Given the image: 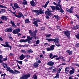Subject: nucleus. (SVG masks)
<instances>
[{
	"label": "nucleus",
	"instance_id": "59",
	"mask_svg": "<svg viewBox=\"0 0 79 79\" xmlns=\"http://www.w3.org/2000/svg\"><path fill=\"white\" fill-rule=\"evenodd\" d=\"M55 44L56 45V47H61V45H60V44H56V43H55Z\"/></svg>",
	"mask_w": 79,
	"mask_h": 79
},
{
	"label": "nucleus",
	"instance_id": "10",
	"mask_svg": "<svg viewBox=\"0 0 79 79\" xmlns=\"http://www.w3.org/2000/svg\"><path fill=\"white\" fill-rule=\"evenodd\" d=\"M29 32L30 35L31 37H35L36 36V35L33 32H32V30H29Z\"/></svg>",
	"mask_w": 79,
	"mask_h": 79
},
{
	"label": "nucleus",
	"instance_id": "50",
	"mask_svg": "<svg viewBox=\"0 0 79 79\" xmlns=\"http://www.w3.org/2000/svg\"><path fill=\"white\" fill-rule=\"evenodd\" d=\"M37 32H38V30L37 29H35L33 32L36 35L37 33Z\"/></svg>",
	"mask_w": 79,
	"mask_h": 79
},
{
	"label": "nucleus",
	"instance_id": "30",
	"mask_svg": "<svg viewBox=\"0 0 79 79\" xmlns=\"http://www.w3.org/2000/svg\"><path fill=\"white\" fill-rule=\"evenodd\" d=\"M25 24L27 23H30L31 22L29 21V19H27L25 20Z\"/></svg>",
	"mask_w": 79,
	"mask_h": 79
},
{
	"label": "nucleus",
	"instance_id": "4",
	"mask_svg": "<svg viewBox=\"0 0 79 79\" xmlns=\"http://www.w3.org/2000/svg\"><path fill=\"white\" fill-rule=\"evenodd\" d=\"M31 77V74L23 75L22 77H20V79H27L28 77Z\"/></svg>",
	"mask_w": 79,
	"mask_h": 79
},
{
	"label": "nucleus",
	"instance_id": "51",
	"mask_svg": "<svg viewBox=\"0 0 79 79\" xmlns=\"http://www.w3.org/2000/svg\"><path fill=\"white\" fill-rule=\"evenodd\" d=\"M74 16H76L77 17V19H78V22H79V15H78L77 14H76Z\"/></svg>",
	"mask_w": 79,
	"mask_h": 79
},
{
	"label": "nucleus",
	"instance_id": "40",
	"mask_svg": "<svg viewBox=\"0 0 79 79\" xmlns=\"http://www.w3.org/2000/svg\"><path fill=\"white\" fill-rule=\"evenodd\" d=\"M17 62H18L19 64H20L22 65L23 64V61H18V60H16Z\"/></svg>",
	"mask_w": 79,
	"mask_h": 79
},
{
	"label": "nucleus",
	"instance_id": "26",
	"mask_svg": "<svg viewBox=\"0 0 79 79\" xmlns=\"http://www.w3.org/2000/svg\"><path fill=\"white\" fill-rule=\"evenodd\" d=\"M47 10H46L45 11L44 13H45V15H46H46H48V14H49V12H50V9L49 8H48L47 9Z\"/></svg>",
	"mask_w": 79,
	"mask_h": 79
},
{
	"label": "nucleus",
	"instance_id": "37",
	"mask_svg": "<svg viewBox=\"0 0 79 79\" xmlns=\"http://www.w3.org/2000/svg\"><path fill=\"white\" fill-rule=\"evenodd\" d=\"M55 10H57L58 11H60V8L57 6H56Z\"/></svg>",
	"mask_w": 79,
	"mask_h": 79
},
{
	"label": "nucleus",
	"instance_id": "56",
	"mask_svg": "<svg viewBox=\"0 0 79 79\" xmlns=\"http://www.w3.org/2000/svg\"><path fill=\"white\" fill-rule=\"evenodd\" d=\"M1 11L2 12H4V13H5L6 12V10L4 9H1Z\"/></svg>",
	"mask_w": 79,
	"mask_h": 79
},
{
	"label": "nucleus",
	"instance_id": "12",
	"mask_svg": "<svg viewBox=\"0 0 79 79\" xmlns=\"http://www.w3.org/2000/svg\"><path fill=\"white\" fill-rule=\"evenodd\" d=\"M30 4L32 6H35L37 4V2H35L34 0H32L30 2Z\"/></svg>",
	"mask_w": 79,
	"mask_h": 79
},
{
	"label": "nucleus",
	"instance_id": "54",
	"mask_svg": "<svg viewBox=\"0 0 79 79\" xmlns=\"http://www.w3.org/2000/svg\"><path fill=\"white\" fill-rule=\"evenodd\" d=\"M53 66L52 67H50L49 69H49L50 70H53Z\"/></svg>",
	"mask_w": 79,
	"mask_h": 79
},
{
	"label": "nucleus",
	"instance_id": "38",
	"mask_svg": "<svg viewBox=\"0 0 79 79\" xmlns=\"http://www.w3.org/2000/svg\"><path fill=\"white\" fill-rule=\"evenodd\" d=\"M3 68H4L6 69L7 68H8V65L6 64H3Z\"/></svg>",
	"mask_w": 79,
	"mask_h": 79
},
{
	"label": "nucleus",
	"instance_id": "57",
	"mask_svg": "<svg viewBox=\"0 0 79 79\" xmlns=\"http://www.w3.org/2000/svg\"><path fill=\"white\" fill-rule=\"evenodd\" d=\"M6 70L7 71H10V67H8L6 69Z\"/></svg>",
	"mask_w": 79,
	"mask_h": 79
},
{
	"label": "nucleus",
	"instance_id": "8",
	"mask_svg": "<svg viewBox=\"0 0 79 79\" xmlns=\"http://www.w3.org/2000/svg\"><path fill=\"white\" fill-rule=\"evenodd\" d=\"M55 45H52L51 46L50 48H46V50L48 52V51H53L54 50V47H55Z\"/></svg>",
	"mask_w": 79,
	"mask_h": 79
},
{
	"label": "nucleus",
	"instance_id": "35",
	"mask_svg": "<svg viewBox=\"0 0 79 79\" xmlns=\"http://www.w3.org/2000/svg\"><path fill=\"white\" fill-rule=\"evenodd\" d=\"M6 74L5 73H4V74H2L1 75V77L3 76L4 77L3 78V79H5V76H6Z\"/></svg>",
	"mask_w": 79,
	"mask_h": 79
},
{
	"label": "nucleus",
	"instance_id": "28",
	"mask_svg": "<svg viewBox=\"0 0 79 79\" xmlns=\"http://www.w3.org/2000/svg\"><path fill=\"white\" fill-rule=\"evenodd\" d=\"M59 76H60V74H59V73H56V76L54 77V78H56V79H57V78L58 79V78H59Z\"/></svg>",
	"mask_w": 79,
	"mask_h": 79
},
{
	"label": "nucleus",
	"instance_id": "15",
	"mask_svg": "<svg viewBox=\"0 0 79 79\" xmlns=\"http://www.w3.org/2000/svg\"><path fill=\"white\" fill-rule=\"evenodd\" d=\"M71 70L70 71L69 73L70 74H73L74 73V71H75V69L73 67H71Z\"/></svg>",
	"mask_w": 79,
	"mask_h": 79
},
{
	"label": "nucleus",
	"instance_id": "9",
	"mask_svg": "<svg viewBox=\"0 0 79 79\" xmlns=\"http://www.w3.org/2000/svg\"><path fill=\"white\" fill-rule=\"evenodd\" d=\"M74 8V6H71L70 9H68V8H66V11L68 12V13H73V8Z\"/></svg>",
	"mask_w": 79,
	"mask_h": 79
},
{
	"label": "nucleus",
	"instance_id": "33",
	"mask_svg": "<svg viewBox=\"0 0 79 79\" xmlns=\"http://www.w3.org/2000/svg\"><path fill=\"white\" fill-rule=\"evenodd\" d=\"M27 53H33V51L32 50V49H30L29 50H27Z\"/></svg>",
	"mask_w": 79,
	"mask_h": 79
},
{
	"label": "nucleus",
	"instance_id": "62",
	"mask_svg": "<svg viewBox=\"0 0 79 79\" xmlns=\"http://www.w3.org/2000/svg\"><path fill=\"white\" fill-rule=\"evenodd\" d=\"M12 13L14 15H15V16H16V15H16L15 12H12Z\"/></svg>",
	"mask_w": 79,
	"mask_h": 79
},
{
	"label": "nucleus",
	"instance_id": "36",
	"mask_svg": "<svg viewBox=\"0 0 79 79\" xmlns=\"http://www.w3.org/2000/svg\"><path fill=\"white\" fill-rule=\"evenodd\" d=\"M46 37V38H47V37H50L51 35H52L51 34H46L45 35Z\"/></svg>",
	"mask_w": 79,
	"mask_h": 79
},
{
	"label": "nucleus",
	"instance_id": "18",
	"mask_svg": "<svg viewBox=\"0 0 79 79\" xmlns=\"http://www.w3.org/2000/svg\"><path fill=\"white\" fill-rule=\"evenodd\" d=\"M19 59L20 60H24L25 58V56H24V54H22L19 57Z\"/></svg>",
	"mask_w": 79,
	"mask_h": 79
},
{
	"label": "nucleus",
	"instance_id": "22",
	"mask_svg": "<svg viewBox=\"0 0 79 79\" xmlns=\"http://www.w3.org/2000/svg\"><path fill=\"white\" fill-rule=\"evenodd\" d=\"M27 41H28V40H27V39H26L25 40L22 39L20 40L19 42L20 43H22V42H25V43H26V42H27Z\"/></svg>",
	"mask_w": 79,
	"mask_h": 79
},
{
	"label": "nucleus",
	"instance_id": "52",
	"mask_svg": "<svg viewBox=\"0 0 79 79\" xmlns=\"http://www.w3.org/2000/svg\"><path fill=\"white\" fill-rule=\"evenodd\" d=\"M58 56L55 55L52 56V59H53L54 58H58Z\"/></svg>",
	"mask_w": 79,
	"mask_h": 79
},
{
	"label": "nucleus",
	"instance_id": "60",
	"mask_svg": "<svg viewBox=\"0 0 79 79\" xmlns=\"http://www.w3.org/2000/svg\"><path fill=\"white\" fill-rule=\"evenodd\" d=\"M17 65L18 69H21V67H20V66H19V65H18V64H17Z\"/></svg>",
	"mask_w": 79,
	"mask_h": 79
},
{
	"label": "nucleus",
	"instance_id": "43",
	"mask_svg": "<svg viewBox=\"0 0 79 79\" xmlns=\"http://www.w3.org/2000/svg\"><path fill=\"white\" fill-rule=\"evenodd\" d=\"M40 43V41L39 40H37L35 42V44L36 45H38V44H39Z\"/></svg>",
	"mask_w": 79,
	"mask_h": 79
},
{
	"label": "nucleus",
	"instance_id": "20",
	"mask_svg": "<svg viewBox=\"0 0 79 79\" xmlns=\"http://www.w3.org/2000/svg\"><path fill=\"white\" fill-rule=\"evenodd\" d=\"M10 23L11 24H12V27H14L15 28H16V25L15 24L14 21H12L11 22H10Z\"/></svg>",
	"mask_w": 79,
	"mask_h": 79
},
{
	"label": "nucleus",
	"instance_id": "31",
	"mask_svg": "<svg viewBox=\"0 0 79 79\" xmlns=\"http://www.w3.org/2000/svg\"><path fill=\"white\" fill-rule=\"evenodd\" d=\"M14 74H20V72L19 71H18V70H14Z\"/></svg>",
	"mask_w": 79,
	"mask_h": 79
},
{
	"label": "nucleus",
	"instance_id": "46",
	"mask_svg": "<svg viewBox=\"0 0 79 79\" xmlns=\"http://www.w3.org/2000/svg\"><path fill=\"white\" fill-rule=\"evenodd\" d=\"M33 77L34 79H37V76L36 75H33Z\"/></svg>",
	"mask_w": 79,
	"mask_h": 79
},
{
	"label": "nucleus",
	"instance_id": "11",
	"mask_svg": "<svg viewBox=\"0 0 79 79\" xmlns=\"http://www.w3.org/2000/svg\"><path fill=\"white\" fill-rule=\"evenodd\" d=\"M51 12L52 13V12H53V10H50L49 13L47 15H46L45 16V18H46V19H49L50 18L49 17L51 15H52V13H51Z\"/></svg>",
	"mask_w": 79,
	"mask_h": 79
},
{
	"label": "nucleus",
	"instance_id": "2",
	"mask_svg": "<svg viewBox=\"0 0 79 79\" xmlns=\"http://www.w3.org/2000/svg\"><path fill=\"white\" fill-rule=\"evenodd\" d=\"M5 44H2L1 45L3 46L4 47L6 48V47H8V48H10V50H11V48L12 47L9 45V42H5Z\"/></svg>",
	"mask_w": 79,
	"mask_h": 79
},
{
	"label": "nucleus",
	"instance_id": "45",
	"mask_svg": "<svg viewBox=\"0 0 79 79\" xmlns=\"http://www.w3.org/2000/svg\"><path fill=\"white\" fill-rule=\"evenodd\" d=\"M29 46V44H24L23 45H22V47H28Z\"/></svg>",
	"mask_w": 79,
	"mask_h": 79
},
{
	"label": "nucleus",
	"instance_id": "63",
	"mask_svg": "<svg viewBox=\"0 0 79 79\" xmlns=\"http://www.w3.org/2000/svg\"><path fill=\"white\" fill-rule=\"evenodd\" d=\"M60 58L61 60H63V59L64 58V57L63 56H60Z\"/></svg>",
	"mask_w": 79,
	"mask_h": 79
},
{
	"label": "nucleus",
	"instance_id": "58",
	"mask_svg": "<svg viewBox=\"0 0 79 79\" xmlns=\"http://www.w3.org/2000/svg\"><path fill=\"white\" fill-rule=\"evenodd\" d=\"M26 58H27V59L30 58H31V56H30L29 55H27L26 56Z\"/></svg>",
	"mask_w": 79,
	"mask_h": 79
},
{
	"label": "nucleus",
	"instance_id": "39",
	"mask_svg": "<svg viewBox=\"0 0 79 79\" xmlns=\"http://www.w3.org/2000/svg\"><path fill=\"white\" fill-rule=\"evenodd\" d=\"M23 5H27V1H25L24 2H22Z\"/></svg>",
	"mask_w": 79,
	"mask_h": 79
},
{
	"label": "nucleus",
	"instance_id": "25",
	"mask_svg": "<svg viewBox=\"0 0 79 79\" xmlns=\"http://www.w3.org/2000/svg\"><path fill=\"white\" fill-rule=\"evenodd\" d=\"M38 22L36 21H34L33 23V24H34V26H36V27H38L39 25H38Z\"/></svg>",
	"mask_w": 79,
	"mask_h": 79
},
{
	"label": "nucleus",
	"instance_id": "27",
	"mask_svg": "<svg viewBox=\"0 0 79 79\" xmlns=\"http://www.w3.org/2000/svg\"><path fill=\"white\" fill-rule=\"evenodd\" d=\"M69 71V67H67L65 69V73H67Z\"/></svg>",
	"mask_w": 79,
	"mask_h": 79
},
{
	"label": "nucleus",
	"instance_id": "42",
	"mask_svg": "<svg viewBox=\"0 0 79 79\" xmlns=\"http://www.w3.org/2000/svg\"><path fill=\"white\" fill-rule=\"evenodd\" d=\"M9 72L10 73H12V74H14L15 71L12 69H10V71H9Z\"/></svg>",
	"mask_w": 79,
	"mask_h": 79
},
{
	"label": "nucleus",
	"instance_id": "3",
	"mask_svg": "<svg viewBox=\"0 0 79 79\" xmlns=\"http://www.w3.org/2000/svg\"><path fill=\"white\" fill-rule=\"evenodd\" d=\"M64 35L66 36L68 39H70V36L71 35V32H70V31L67 30L64 31Z\"/></svg>",
	"mask_w": 79,
	"mask_h": 79
},
{
	"label": "nucleus",
	"instance_id": "55",
	"mask_svg": "<svg viewBox=\"0 0 79 79\" xmlns=\"http://www.w3.org/2000/svg\"><path fill=\"white\" fill-rule=\"evenodd\" d=\"M37 23H40L41 22V21H40V19L39 18H38V20L36 21Z\"/></svg>",
	"mask_w": 79,
	"mask_h": 79
},
{
	"label": "nucleus",
	"instance_id": "19",
	"mask_svg": "<svg viewBox=\"0 0 79 79\" xmlns=\"http://www.w3.org/2000/svg\"><path fill=\"white\" fill-rule=\"evenodd\" d=\"M14 7L18 9H20L19 6H18V4L17 3H15L14 4Z\"/></svg>",
	"mask_w": 79,
	"mask_h": 79
},
{
	"label": "nucleus",
	"instance_id": "17",
	"mask_svg": "<svg viewBox=\"0 0 79 79\" xmlns=\"http://www.w3.org/2000/svg\"><path fill=\"white\" fill-rule=\"evenodd\" d=\"M1 19L2 20H5L6 21L8 20V17H6V16L4 15H2V16L1 17Z\"/></svg>",
	"mask_w": 79,
	"mask_h": 79
},
{
	"label": "nucleus",
	"instance_id": "29",
	"mask_svg": "<svg viewBox=\"0 0 79 79\" xmlns=\"http://www.w3.org/2000/svg\"><path fill=\"white\" fill-rule=\"evenodd\" d=\"M32 39H33V37L31 36V37H30V36H27V40H32Z\"/></svg>",
	"mask_w": 79,
	"mask_h": 79
},
{
	"label": "nucleus",
	"instance_id": "44",
	"mask_svg": "<svg viewBox=\"0 0 79 79\" xmlns=\"http://www.w3.org/2000/svg\"><path fill=\"white\" fill-rule=\"evenodd\" d=\"M0 8H7L6 7L4 6L1 4H0Z\"/></svg>",
	"mask_w": 79,
	"mask_h": 79
},
{
	"label": "nucleus",
	"instance_id": "41",
	"mask_svg": "<svg viewBox=\"0 0 79 79\" xmlns=\"http://www.w3.org/2000/svg\"><path fill=\"white\" fill-rule=\"evenodd\" d=\"M75 36L76 38H77V39H79V32L78 33L77 35H75Z\"/></svg>",
	"mask_w": 79,
	"mask_h": 79
},
{
	"label": "nucleus",
	"instance_id": "14",
	"mask_svg": "<svg viewBox=\"0 0 79 79\" xmlns=\"http://www.w3.org/2000/svg\"><path fill=\"white\" fill-rule=\"evenodd\" d=\"M5 31L6 32H12V28L10 27L7 28V30H5Z\"/></svg>",
	"mask_w": 79,
	"mask_h": 79
},
{
	"label": "nucleus",
	"instance_id": "48",
	"mask_svg": "<svg viewBox=\"0 0 79 79\" xmlns=\"http://www.w3.org/2000/svg\"><path fill=\"white\" fill-rule=\"evenodd\" d=\"M60 13H64V10H63V9H62V8H60Z\"/></svg>",
	"mask_w": 79,
	"mask_h": 79
},
{
	"label": "nucleus",
	"instance_id": "1",
	"mask_svg": "<svg viewBox=\"0 0 79 79\" xmlns=\"http://www.w3.org/2000/svg\"><path fill=\"white\" fill-rule=\"evenodd\" d=\"M46 40H48V42H54L55 44H60V39L58 38H56L54 39H46Z\"/></svg>",
	"mask_w": 79,
	"mask_h": 79
},
{
	"label": "nucleus",
	"instance_id": "47",
	"mask_svg": "<svg viewBox=\"0 0 79 79\" xmlns=\"http://www.w3.org/2000/svg\"><path fill=\"white\" fill-rule=\"evenodd\" d=\"M56 72V69L55 68L53 69L52 71V73H55Z\"/></svg>",
	"mask_w": 79,
	"mask_h": 79
},
{
	"label": "nucleus",
	"instance_id": "16",
	"mask_svg": "<svg viewBox=\"0 0 79 79\" xmlns=\"http://www.w3.org/2000/svg\"><path fill=\"white\" fill-rule=\"evenodd\" d=\"M54 64H55L54 62L52 61H50L47 63V64L48 66H53V65H54Z\"/></svg>",
	"mask_w": 79,
	"mask_h": 79
},
{
	"label": "nucleus",
	"instance_id": "49",
	"mask_svg": "<svg viewBox=\"0 0 79 79\" xmlns=\"http://www.w3.org/2000/svg\"><path fill=\"white\" fill-rule=\"evenodd\" d=\"M52 56H53V54H52V53H50L49 55V57L50 58H51V59H53L52 57Z\"/></svg>",
	"mask_w": 79,
	"mask_h": 79
},
{
	"label": "nucleus",
	"instance_id": "21",
	"mask_svg": "<svg viewBox=\"0 0 79 79\" xmlns=\"http://www.w3.org/2000/svg\"><path fill=\"white\" fill-rule=\"evenodd\" d=\"M66 53H68L69 55H72L73 52V51H70L69 50H67L66 51Z\"/></svg>",
	"mask_w": 79,
	"mask_h": 79
},
{
	"label": "nucleus",
	"instance_id": "53",
	"mask_svg": "<svg viewBox=\"0 0 79 79\" xmlns=\"http://www.w3.org/2000/svg\"><path fill=\"white\" fill-rule=\"evenodd\" d=\"M75 46L76 47H77H77H79V43H77L75 45Z\"/></svg>",
	"mask_w": 79,
	"mask_h": 79
},
{
	"label": "nucleus",
	"instance_id": "34",
	"mask_svg": "<svg viewBox=\"0 0 79 79\" xmlns=\"http://www.w3.org/2000/svg\"><path fill=\"white\" fill-rule=\"evenodd\" d=\"M54 16L53 18H55V19H57V21H58V19H59V16H58V15H57V16L56 15H54Z\"/></svg>",
	"mask_w": 79,
	"mask_h": 79
},
{
	"label": "nucleus",
	"instance_id": "64",
	"mask_svg": "<svg viewBox=\"0 0 79 79\" xmlns=\"http://www.w3.org/2000/svg\"><path fill=\"white\" fill-rule=\"evenodd\" d=\"M24 61H25V62H27V61H28V60L27 59H25L24 60Z\"/></svg>",
	"mask_w": 79,
	"mask_h": 79
},
{
	"label": "nucleus",
	"instance_id": "6",
	"mask_svg": "<svg viewBox=\"0 0 79 79\" xmlns=\"http://www.w3.org/2000/svg\"><path fill=\"white\" fill-rule=\"evenodd\" d=\"M20 32V28H18L14 30L12 33L14 34H18V32Z\"/></svg>",
	"mask_w": 79,
	"mask_h": 79
},
{
	"label": "nucleus",
	"instance_id": "5",
	"mask_svg": "<svg viewBox=\"0 0 79 79\" xmlns=\"http://www.w3.org/2000/svg\"><path fill=\"white\" fill-rule=\"evenodd\" d=\"M33 12H35V13H39L40 14H44V11H43L42 9H40V10H33Z\"/></svg>",
	"mask_w": 79,
	"mask_h": 79
},
{
	"label": "nucleus",
	"instance_id": "23",
	"mask_svg": "<svg viewBox=\"0 0 79 79\" xmlns=\"http://www.w3.org/2000/svg\"><path fill=\"white\" fill-rule=\"evenodd\" d=\"M79 28V25H77L74 26L73 27V29L74 30H76V29H78Z\"/></svg>",
	"mask_w": 79,
	"mask_h": 79
},
{
	"label": "nucleus",
	"instance_id": "13",
	"mask_svg": "<svg viewBox=\"0 0 79 79\" xmlns=\"http://www.w3.org/2000/svg\"><path fill=\"white\" fill-rule=\"evenodd\" d=\"M16 17L19 18L21 17L23 18H24V16H23V15L21 13V12L19 13L18 15H16Z\"/></svg>",
	"mask_w": 79,
	"mask_h": 79
},
{
	"label": "nucleus",
	"instance_id": "7",
	"mask_svg": "<svg viewBox=\"0 0 79 79\" xmlns=\"http://www.w3.org/2000/svg\"><path fill=\"white\" fill-rule=\"evenodd\" d=\"M3 58V56L2 55H0V63H3V61H7V60H8V58L7 57H6V58H3V60H2Z\"/></svg>",
	"mask_w": 79,
	"mask_h": 79
},
{
	"label": "nucleus",
	"instance_id": "24",
	"mask_svg": "<svg viewBox=\"0 0 79 79\" xmlns=\"http://www.w3.org/2000/svg\"><path fill=\"white\" fill-rule=\"evenodd\" d=\"M39 65V64H38L37 62H35L33 65V66L35 68H37Z\"/></svg>",
	"mask_w": 79,
	"mask_h": 79
},
{
	"label": "nucleus",
	"instance_id": "32",
	"mask_svg": "<svg viewBox=\"0 0 79 79\" xmlns=\"http://www.w3.org/2000/svg\"><path fill=\"white\" fill-rule=\"evenodd\" d=\"M50 7H51L52 10H55L56 9V6H50Z\"/></svg>",
	"mask_w": 79,
	"mask_h": 79
},
{
	"label": "nucleus",
	"instance_id": "61",
	"mask_svg": "<svg viewBox=\"0 0 79 79\" xmlns=\"http://www.w3.org/2000/svg\"><path fill=\"white\" fill-rule=\"evenodd\" d=\"M50 3V1H47V2L45 4L48 5V4Z\"/></svg>",
	"mask_w": 79,
	"mask_h": 79
}]
</instances>
